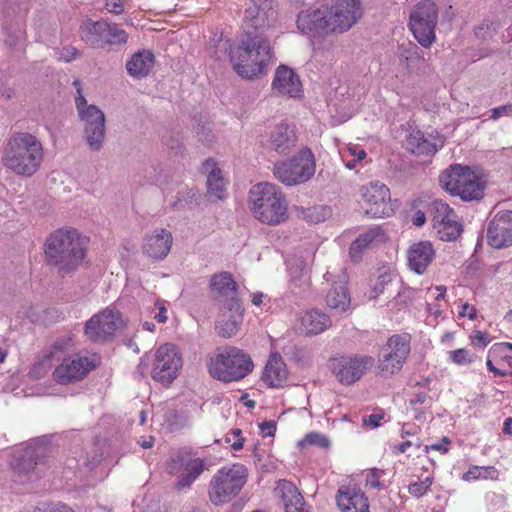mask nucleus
I'll return each mask as SVG.
<instances>
[{"label": "nucleus", "mask_w": 512, "mask_h": 512, "mask_svg": "<svg viewBox=\"0 0 512 512\" xmlns=\"http://www.w3.org/2000/svg\"><path fill=\"white\" fill-rule=\"evenodd\" d=\"M275 0H247L244 10L245 38L238 43L219 39L214 51L215 61H230L231 64H269L276 60L269 41L261 34H253L250 29L264 31L276 21Z\"/></svg>", "instance_id": "nucleus-1"}, {"label": "nucleus", "mask_w": 512, "mask_h": 512, "mask_svg": "<svg viewBox=\"0 0 512 512\" xmlns=\"http://www.w3.org/2000/svg\"><path fill=\"white\" fill-rule=\"evenodd\" d=\"M71 346L72 339L68 336L56 339L51 347L44 352L42 358L34 364L30 373L35 378H40L52 368L54 361H61L52 373L56 383L69 385L82 381L100 365L101 360L97 354H76L67 358L66 355Z\"/></svg>", "instance_id": "nucleus-2"}, {"label": "nucleus", "mask_w": 512, "mask_h": 512, "mask_svg": "<svg viewBox=\"0 0 512 512\" xmlns=\"http://www.w3.org/2000/svg\"><path fill=\"white\" fill-rule=\"evenodd\" d=\"M87 252V239L76 229H57L44 244V255L48 265L58 272L68 274L78 269Z\"/></svg>", "instance_id": "nucleus-3"}, {"label": "nucleus", "mask_w": 512, "mask_h": 512, "mask_svg": "<svg viewBox=\"0 0 512 512\" xmlns=\"http://www.w3.org/2000/svg\"><path fill=\"white\" fill-rule=\"evenodd\" d=\"M43 161V146L40 140L28 132L11 135L2 156L5 167L17 175L32 176Z\"/></svg>", "instance_id": "nucleus-4"}, {"label": "nucleus", "mask_w": 512, "mask_h": 512, "mask_svg": "<svg viewBox=\"0 0 512 512\" xmlns=\"http://www.w3.org/2000/svg\"><path fill=\"white\" fill-rule=\"evenodd\" d=\"M248 206L256 220L269 226L282 224L289 217L285 195L274 183L253 185L248 195Z\"/></svg>", "instance_id": "nucleus-5"}, {"label": "nucleus", "mask_w": 512, "mask_h": 512, "mask_svg": "<svg viewBox=\"0 0 512 512\" xmlns=\"http://www.w3.org/2000/svg\"><path fill=\"white\" fill-rule=\"evenodd\" d=\"M253 366L247 353L237 347H227L211 358L208 370L213 378L232 382L246 377Z\"/></svg>", "instance_id": "nucleus-6"}, {"label": "nucleus", "mask_w": 512, "mask_h": 512, "mask_svg": "<svg viewBox=\"0 0 512 512\" xmlns=\"http://www.w3.org/2000/svg\"><path fill=\"white\" fill-rule=\"evenodd\" d=\"M245 465L235 463L219 469L211 478L209 498L214 505H223L236 497L247 482Z\"/></svg>", "instance_id": "nucleus-7"}, {"label": "nucleus", "mask_w": 512, "mask_h": 512, "mask_svg": "<svg viewBox=\"0 0 512 512\" xmlns=\"http://www.w3.org/2000/svg\"><path fill=\"white\" fill-rule=\"evenodd\" d=\"M315 170L316 162L312 151L303 148L293 157L276 162L272 172L279 182L291 187L309 181L314 176Z\"/></svg>", "instance_id": "nucleus-8"}, {"label": "nucleus", "mask_w": 512, "mask_h": 512, "mask_svg": "<svg viewBox=\"0 0 512 512\" xmlns=\"http://www.w3.org/2000/svg\"><path fill=\"white\" fill-rule=\"evenodd\" d=\"M75 106L83 125V137L91 151L102 149L106 137V117L94 104H88L83 95L76 96Z\"/></svg>", "instance_id": "nucleus-9"}, {"label": "nucleus", "mask_w": 512, "mask_h": 512, "mask_svg": "<svg viewBox=\"0 0 512 512\" xmlns=\"http://www.w3.org/2000/svg\"><path fill=\"white\" fill-rule=\"evenodd\" d=\"M438 18L439 8L431 0L418 2L409 14V29L424 48L430 47L436 40Z\"/></svg>", "instance_id": "nucleus-10"}, {"label": "nucleus", "mask_w": 512, "mask_h": 512, "mask_svg": "<svg viewBox=\"0 0 512 512\" xmlns=\"http://www.w3.org/2000/svg\"><path fill=\"white\" fill-rule=\"evenodd\" d=\"M374 365L375 359L364 354H344L329 360L332 374L345 386L358 382Z\"/></svg>", "instance_id": "nucleus-11"}, {"label": "nucleus", "mask_w": 512, "mask_h": 512, "mask_svg": "<svg viewBox=\"0 0 512 512\" xmlns=\"http://www.w3.org/2000/svg\"><path fill=\"white\" fill-rule=\"evenodd\" d=\"M167 471L171 475H178L175 488L178 491H183L189 489L203 473L204 461L194 457L190 448L184 447L172 453L167 462Z\"/></svg>", "instance_id": "nucleus-12"}, {"label": "nucleus", "mask_w": 512, "mask_h": 512, "mask_svg": "<svg viewBox=\"0 0 512 512\" xmlns=\"http://www.w3.org/2000/svg\"><path fill=\"white\" fill-rule=\"evenodd\" d=\"M82 41L93 48H104L110 45L125 44L128 34L116 24H109L106 21L91 19L85 20L79 29Z\"/></svg>", "instance_id": "nucleus-13"}, {"label": "nucleus", "mask_w": 512, "mask_h": 512, "mask_svg": "<svg viewBox=\"0 0 512 512\" xmlns=\"http://www.w3.org/2000/svg\"><path fill=\"white\" fill-rule=\"evenodd\" d=\"M182 357L173 344H163L154 353L151 377L163 384H171L179 374L182 367Z\"/></svg>", "instance_id": "nucleus-14"}, {"label": "nucleus", "mask_w": 512, "mask_h": 512, "mask_svg": "<svg viewBox=\"0 0 512 512\" xmlns=\"http://www.w3.org/2000/svg\"><path fill=\"white\" fill-rule=\"evenodd\" d=\"M124 325V319L118 310L106 308L86 322L84 334L91 342H105Z\"/></svg>", "instance_id": "nucleus-15"}, {"label": "nucleus", "mask_w": 512, "mask_h": 512, "mask_svg": "<svg viewBox=\"0 0 512 512\" xmlns=\"http://www.w3.org/2000/svg\"><path fill=\"white\" fill-rule=\"evenodd\" d=\"M409 334H395L388 338L379 357L378 368L386 374L400 371L411 351Z\"/></svg>", "instance_id": "nucleus-16"}, {"label": "nucleus", "mask_w": 512, "mask_h": 512, "mask_svg": "<svg viewBox=\"0 0 512 512\" xmlns=\"http://www.w3.org/2000/svg\"><path fill=\"white\" fill-rule=\"evenodd\" d=\"M324 7L331 33L348 31L363 13L359 0H332L330 5Z\"/></svg>", "instance_id": "nucleus-17"}, {"label": "nucleus", "mask_w": 512, "mask_h": 512, "mask_svg": "<svg viewBox=\"0 0 512 512\" xmlns=\"http://www.w3.org/2000/svg\"><path fill=\"white\" fill-rule=\"evenodd\" d=\"M366 214L372 218H384L393 214L389 188L379 182H371L361 188Z\"/></svg>", "instance_id": "nucleus-18"}, {"label": "nucleus", "mask_w": 512, "mask_h": 512, "mask_svg": "<svg viewBox=\"0 0 512 512\" xmlns=\"http://www.w3.org/2000/svg\"><path fill=\"white\" fill-rule=\"evenodd\" d=\"M433 209V228L439 238L444 241L457 239L462 232V225L457 220L454 210L441 200L433 202Z\"/></svg>", "instance_id": "nucleus-19"}, {"label": "nucleus", "mask_w": 512, "mask_h": 512, "mask_svg": "<svg viewBox=\"0 0 512 512\" xmlns=\"http://www.w3.org/2000/svg\"><path fill=\"white\" fill-rule=\"evenodd\" d=\"M487 239L490 246L501 249L512 245V211L498 212L489 222Z\"/></svg>", "instance_id": "nucleus-20"}, {"label": "nucleus", "mask_w": 512, "mask_h": 512, "mask_svg": "<svg viewBox=\"0 0 512 512\" xmlns=\"http://www.w3.org/2000/svg\"><path fill=\"white\" fill-rule=\"evenodd\" d=\"M39 451L26 449L19 457L11 462L13 481L18 484H25L35 481L40 477L39 473Z\"/></svg>", "instance_id": "nucleus-21"}, {"label": "nucleus", "mask_w": 512, "mask_h": 512, "mask_svg": "<svg viewBox=\"0 0 512 512\" xmlns=\"http://www.w3.org/2000/svg\"><path fill=\"white\" fill-rule=\"evenodd\" d=\"M243 321V309L238 299L225 300L216 323L218 334L224 338L236 335Z\"/></svg>", "instance_id": "nucleus-22"}, {"label": "nucleus", "mask_w": 512, "mask_h": 512, "mask_svg": "<svg viewBox=\"0 0 512 512\" xmlns=\"http://www.w3.org/2000/svg\"><path fill=\"white\" fill-rule=\"evenodd\" d=\"M297 27L305 34L311 36H325L330 34L327 11L324 6L317 9L301 11L297 18Z\"/></svg>", "instance_id": "nucleus-23"}, {"label": "nucleus", "mask_w": 512, "mask_h": 512, "mask_svg": "<svg viewBox=\"0 0 512 512\" xmlns=\"http://www.w3.org/2000/svg\"><path fill=\"white\" fill-rule=\"evenodd\" d=\"M172 244V233L167 229L157 228L146 235L142 250L145 255L154 260H163L169 254Z\"/></svg>", "instance_id": "nucleus-24"}, {"label": "nucleus", "mask_w": 512, "mask_h": 512, "mask_svg": "<svg viewBox=\"0 0 512 512\" xmlns=\"http://www.w3.org/2000/svg\"><path fill=\"white\" fill-rule=\"evenodd\" d=\"M336 502L341 512H370L367 496L356 486H341L337 491Z\"/></svg>", "instance_id": "nucleus-25"}, {"label": "nucleus", "mask_w": 512, "mask_h": 512, "mask_svg": "<svg viewBox=\"0 0 512 512\" xmlns=\"http://www.w3.org/2000/svg\"><path fill=\"white\" fill-rule=\"evenodd\" d=\"M297 137L294 130L286 123L276 125L270 132L267 148L278 155H288L296 147Z\"/></svg>", "instance_id": "nucleus-26"}, {"label": "nucleus", "mask_w": 512, "mask_h": 512, "mask_svg": "<svg viewBox=\"0 0 512 512\" xmlns=\"http://www.w3.org/2000/svg\"><path fill=\"white\" fill-rule=\"evenodd\" d=\"M272 87L280 94L289 97H298L302 92V83L299 76L290 66L277 67Z\"/></svg>", "instance_id": "nucleus-27"}, {"label": "nucleus", "mask_w": 512, "mask_h": 512, "mask_svg": "<svg viewBox=\"0 0 512 512\" xmlns=\"http://www.w3.org/2000/svg\"><path fill=\"white\" fill-rule=\"evenodd\" d=\"M435 251L429 241H420L410 246L407 254L411 270L422 274L434 259Z\"/></svg>", "instance_id": "nucleus-28"}, {"label": "nucleus", "mask_w": 512, "mask_h": 512, "mask_svg": "<svg viewBox=\"0 0 512 512\" xmlns=\"http://www.w3.org/2000/svg\"><path fill=\"white\" fill-rule=\"evenodd\" d=\"M386 236L380 227H371L361 233L351 244L349 255L354 262L362 259L365 250L372 248L375 244L385 241Z\"/></svg>", "instance_id": "nucleus-29"}, {"label": "nucleus", "mask_w": 512, "mask_h": 512, "mask_svg": "<svg viewBox=\"0 0 512 512\" xmlns=\"http://www.w3.org/2000/svg\"><path fill=\"white\" fill-rule=\"evenodd\" d=\"M202 169L207 173V189L208 194L215 200H223L227 196V181L222 175V171L217 167L213 159H207Z\"/></svg>", "instance_id": "nucleus-30"}, {"label": "nucleus", "mask_w": 512, "mask_h": 512, "mask_svg": "<svg viewBox=\"0 0 512 512\" xmlns=\"http://www.w3.org/2000/svg\"><path fill=\"white\" fill-rule=\"evenodd\" d=\"M275 492L281 498L286 512H308L305 509L302 495L292 482L287 480L279 481Z\"/></svg>", "instance_id": "nucleus-31"}, {"label": "nucleus", "mask_w": 512, "mask_h": 512, "mask_svg": "<svg viewBox=\"0 0 512 512\" xmlns=\"http://www.w3.org/2000/svg\"><path fill=\"white\" fill-rule=\"evenodd\" d=\"M471 171L468 166H462L460 164L452 165L440 175V184L450 194L461 198L460 189L467 180L466 176L468 173H471Z\"/></svg>", "instance_id": "nucleus-32"}, {"label": "nucleus", "mask_w": 512, "mask_h": 512, "mask_svg": "<svg viewBox=\"0 0 512 512\" xmlns=\"http://www.w3.org/2000/svg\"><path fill=\"white\" fill-rule=\"evenodd\" d=\"M288 378V372L286 365L280 354H272L263 371L262 379L270 387L279 388L281 387Z\"/></svg>", "instance_id": "nucleus-33"}, {"label": "nucleus", "mask_w": 512, "mask_h": 512, "mask_svg": "<svg viewBox=\"0 0 512 512\" xmlns=\"http://www.w3.org/2000/svg\"><path fill=\"white\" fill-rule=\"evenodd\" d=\"M301 329L306 335H318L332 326L331 318L319 309H311L301 315Z\"/></svg>", "instance_id": "nucleus-34"}, {"label": "nucleus", "mask_w": 512, "mask_h": 512, "mask_svg": "<svg viewBox=\"0 0 512 512\" xmlns=\"http://www.w3.org/2000/svg\"><path fill=\"white\" fill-rule=\"evenodd\" d=\"M346 276L335 282L325 297L326 305L336 313H344L350 309L351 298L346 287Z\"/></svg>", "instance_id": "nucleus-35"}, {"label": "nucleus", "mask_w": 512, "mask_h": 512, "mask_svg": "<svg viewBox=\"0 0 512 512\" xmlns=\"http://www.w3.org/2000/svg\"><path fill=\"white\" fill-rule=\"evenodd\" d=\"M211 287L220 297L225 300L237 299V283L228 272H222L214 275L211 279Z\"/></svg>", "instance_id": "nucleus-36"}, {"label": "nucleus", "mask_w": 512, "mask_h": 512, "mask_svg": "<svg viewBox=\"0 0 512 512\" xmlns=\"http://www.w3.org/2000/svg\"><path fill=\"white\" fill-rule=\"evenodd\" d=\"M406 148L412 154L428 155L437 151V146L424 137L419 131H412L406 138Z\"/></svg>", "instance_id": "nucleus-37"}, {"label": "nucleus", "mask_w": 512, "mask_h": 512, "mask_svg": "<svg viewBox=\"0 0 512 512\" xmlns=\"http://www.w3.org/2000/svg\"><path fill=\"white\" fill-rule=\"evenodd\" d=\"M467 180L461 187V199L464 201H472L482 198L483 196V185L480 182L478 176L471 171L466 176Z\"/></svg>", "instance_id": "nucleus-38"}, {"label": "nucleus", "mask_w": 512, "mask_h": 512, "mask_svg": "<svg viewBox=\"0 0 512 512\" xmlns=\"http://www.w3.org/2000/svg\"><path fill=\"white\" fill-rule=\"evenodd\" d=\"M498 477H499V471L495 467H493V466L480 467V466H476V465L470 466L468 471L462 475V479L467 482L475 481V480H479V479L497 480Z\"/></svg>", "instance_id": "nucleus-39"}, {"label": "nucleus", "mask_w": 512, "mask_h": 512, "mask_svg": "<svg viewBox=\"0 0 512 512\" xmlns=\"http://www.w3.org/2000/svg\"><path fill=\"white\" fill-rule=\"evenodd\" d=\"M400 61L406 62V64H418L419 62L425 61L423 57V50L414 43L402 44L399 47Z\"/></svg>", "instance_id": "nucleus-40"}, {"label": "nucleus", "mask_w": 512, "mask_h": 512, "mask_svg": "<svg viewBox=\"0 0 512 512\" xmlns=\"http://www.w3.org/2000/svg\"><path fill=\"white\" fill-rule=\"evenodd\" d=\"M298 446L300 448L316 446L319 448L327 449L330 446V440L324 434L318 432H310L298 442Z\"/></svg>", "instance_id": "nucleus-41"}, {"label": "nucleus", "mask_w": 512, "mask_h": 512, "mask_svg": "<svg viewBox=\"0 0 512 512\" xmlns=\"http://www.w3.org/2000/svg\"><path fill=\"white\" fill-rule=\"evenodd\" d=\"M330 215V210L326 206H313L307 208L304 217L311 222H322Z\"/></svg>", "instance_id": "nucleus-42"}, {"label": "nucleus", "mask_w": 512, "mask_h": 512, "mask_svg": "<svg viewBox=\"0 0 512 512\" xmlns=\"http://www.w3.org/2000/svg\"><path fill=\"white\" fill-rule=\"evenodd\" d=\"M155 62V55L149 49H142L135 52L126 64H148Z\"/></svg>", "instance_id": "nucleus-43"}, {"label": "nucleus", "mask_w": 512, "mask_h": 512, "mask_svg": "<svg viewBox=\"0 0 512 512\" xmlns=\"http://www.w3.org/2000/svg\"><path fill=\"white\" fill-rule=\"evenodd\" d=\"M233 68L244 79H253L264 73V66H233Z\"/></svg>", "instance_id": "nucleus-44"}, {"label": "nucleus", "mask_w": 512, "mask_h": 512, "mask_svg": "<svg viewBox=\"0 0 512 512\" xmlns=\"http://www.w3.org/2000/svg\"><path fill=\"white\" fill-rule=\"evenodd\" d=\"M450 359L457 365H467L473 361V355L466 349H457L449 352Z\"/></svg>", "instance_id": "nucleus-45"}, {"label": "nucleus", "mask_w": 512, "mask_h": 512, "mask_svg": "<svg viewBox=\"0 0 512 512\" xmlns=\"http://www.w3.org/2000/svg\"><path fill=\"white\" fill-rule=\"evenodd\" d=\"M196 134L199 138V141H201L205 145H210L215 140V136L211 128L205 124H199L196 127Z\"/></svg>", "instance_id": "nucleus-46"}, {"label": "nucleus", "mask_w": 512, "mask_h": 512, "mask_svg": "<svg viewBox=\"0 0 512 512\" xmlns=\"http://www.w3.org/2000/svg\"><path fill=\"white\" fill-rule=\"evenodd\" d=\"M241 435H242L241 429L236 428V429H233L226 436V441L228 443H231V448L235 451H238L243 448L244 438Z\"/></svg>", "instance_id": "nucleus-47"}, {"label": "nucleus", "mask_w": 512, "mask_h": 512, "mask_svg": "<svg viewBox=\"0 0 512 512\" xmlns=\"http://www.w3.org/2000/svg\"><path fill=\"white\" fill-rule=\"evenodd\" d=\"M381 474H383V471L376 468L369 470L366 476V486L373 489L383 488V484L380 481Z\"/></svg>", "instance_id": "nucleus-48"}, {"label": "nucleus", "mask_w": 512, "mask_h": 512, "mask_svg": "<svg viewBox=\"0 0 512 512\" xmlns=\"http://www.w3.org/2000/svg\"><path fill=\"white\" fill-rule=\"evenodd\" d=\"M392 280L391 274L384 272L379 275L377 282L374 284L373 297H377L379 294L384 292L385 286L389 284Z\"/></svg>", "instance_id": "nucleus-49"}, {"label": "nucleus", "mask_w": 512, "mask_h": 512, "mask_svg": "<svg viewBox=\"0 0 512 512\" xmlns=\"http://www.w3.org/2000/svg\"><path fill=\"white\" fill-rule=\"evenodd\" d=\"M79 51L73 46H64L59 50V61L70 62L73 60H77V55Z\"/></svg>", "instance_id": "nucleus-50"}, {"label": "nucleus", "mask_w": 512, "mask_h": 512, "mask_svg": "<svg viewBox=\"0 0 512 512\" xmlns=\"http://www.w3.org/2000/svg\"><path fill=\"white\" fill-rule=\"evenodd\" d=\"M125 0H105L104 6L110 13L119 15L124 12Z\"/></svg>", "instance_id": "nucleus-51"}, {"label": "nucleus", "mask_w": 512, "mask_h": 512, "mask_svg": "<svg viewBox=\"0 0 512 512\" xmlns=\"http://www.w3.org/2000/svg\"><path fill=\"white\" fill-rule=\"evenodd\" d=\"M288 268L293 279L306 275V267L301 260H296L295 263L289 262Z\"/></svg>", "instance_id": "nucleus-52"}, {"label": "nucleus", "mask_w": 512, "mask_h": 512, "mask_svg": "<svg viewBox=\"0 0 512 512\" xmlns=\"http://www.w3.org/2000/svg\"><path fill=\"white\" fill-rule=\"evenodd\" d=\"M128 74L135 79H142L150 73V66H127Z\"/></svg>", "instance_id": "nucleus-53"}, {"label": "nucleus", "mask_w": 512, "mask_h": 512, "mask_svg": "<svg viewBox=\"0 0 512 512\" xmlns=\"http://www.w3.org/2000/svg\"><path fill=\"white\" fill-rule=\"evenodd\" d=\"M450 443H451V441L448 437H443V439L440 443L425 446L424 452L428 453L430 450H436L442 454H446L449 451L448 446Z\"/></svg>", "instance_id": "nucleus-54"}, {"label": "nucleus", "mask_w": 512, "mask_h": 512, "mask_svg": "<svg viewBox=\"0 0 512 512\" xmlns=\"http://www.w3.org/2000/svg\"><path fill=\"white\" fill-rule=\"evenodd\" d=\"M471 339L474 344L481 347H485L491 341L489 334L481 331H475L473 336H471Z\"/></svg>", "instance_id": "nucleus-55"}, {"label": "nucleus", "mask_w": 512, "mask_h": 512, "mask_svg": "<svg viewBox=\"0 0 512 512\" xmlns=\"http://www.w3.org/2000/svg\"><path fill=\"white\" fill-rule=\"evenodd\" d=\"M512 114V104L502 105L491 110V119L497 120L501 116Z\"/></svg>", "instance_id": "nucleus-56"}, {"label": "nucleus", "mask_w": 512, "mask_h": 512, "mask_svg": "<svg viewBox=\"0 0 512 512\" xmlns=\"http://www.w3.org/2000/svg\"><path fill=\"white\" fill-rule=\"evenodd\" d=\"M154 310H158L157 313L154 314V319H156L159 323H164L167 320V309L162 301H156Z\"/></svg>", "instance_id": "nucleus-57"}, {"label": "nucleus", "mask_w": 512, "mask_h": 512, "mask_svg": "<svg viewBox=\"0 0 512 512\" xmlns=\"http://www.w3.org/2000/svg\"><path fill=\"white\" fill-rule=\"evenodd\" d=\"M421 445H422V442L419 439H417L415 442L407 440L405 442L395 445L394 451L396 453H405L407 451V449L410 448L411 446H415V447L419 448V447H421Z\"/></svg>", "instance_id": "nucleus-58"}, {"label": "nucleus", "mask_w": 512, "mask_h": 512, "mask_svg": "<svg viewBox=\"0 0 512 512\" xmlns=\"http://www.w3.org/2000/svg\"><path fill=\"white\" fill-rule=\"evenodd\" d=\"M408 491L412 496L421 497L427 493V489L421 482H415L408 486Z\"/></svg>", "instance_id": "nucleus-59"}, {"label": "nucleus", "mask_w": 512, "mask_h": 512, "mask_svg": "<svg viewBox=\"0 0 512 512\" xmlns=\"http://www.w3.org/2000/svg\"><path fill=\"white\" fill-rule=\"evenodd\" d=\"M420 427L411 424H403L400 430L401 438H405L407 436H415L419 433Z\"/></svg>", "instance_id": "nucleus-60"}, {"label": "nucleus", "mask_w": 512, "mask_h": 512, "mask_svg": "<svg viewBox=\"0 0 512 512\" xmlns=\"http://www.w3.org/2000/svg\"><path fill=\"white\" fill-rule=\"evenodd\" d=\"M383 419L382 414H371L368 417H363L362 421L364 425L376 428L380 425V421Z\"/></svg>", "instance_id": "nucleus-61"}, {"label": "nucleus", "mask_w": 512, "mask_h": 512, "mask_svg": "<svg viewBox=\"0 0 512 512\" xmlns=\"http://www.w3.org/2000/svg\"><path fill=\"white\" fill-rule=\"evenodd\" d=\"M486 366L488 368L489 371L493 372L495 375L497 376H507V375H511L512 376V369L509 370V369H499L497 368V366H494L493 362L488 359L486 361Z\"/></svg>", "instance_id": "nucleus-62"}, {"label": "nucleus", "mask_w": 512, "mask_h": 512, "mask_svg": "<svg viewBox=\"0 0 512 512\" xmlns=\"http://www.w3.org/2000/svg\"><path fill=\"white\" fill-rule=\"evenodd\" d=\"M477 311L474 306L469 305L468 303H464L461 307L460 316H467L469 319L473 320L476 318Z\"/></svg>", "instance_id": "nucleus-63"}, {"label": "nucleus", "mask_w": 512, "mask_h": 512, "mask_svg": "<svg viewBox=\"0 0 512 512\" xmlns=\"http://www.w3.org/2000/svg\"><path fill=\"white\" fill-rule=\"evenodd\" d=\"M41 512H74L70 507L65 504H55L47 508H41Z\"/></svg>", "instance_id": "nucleus-64"}]
</instances>
